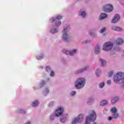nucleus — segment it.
<instances>
[{"mask_svg":"<svg viewBox=\"0 0 124 124\" xmlns=\"http://www.w3.org/2000/svg\"><path fill=\"white\" fill-rule=\"evenodd\" d=\"M114 82L116 84H123V87H124V74L122 72H118L113 78Z\"/></svg>","mask_w":124,"mask_h":124,"instance_id":"obj_1","label":"nucleus"},{"mask_svg":"<svg viewBox=\"0 0 124 124\" xmlns=\"http://www.w3.org/2000/svg\"><path fill=\"white\" fill-rule=\"evenodd\" d=\"M96 119V114L94 111H92L89 116L86 117L85 121V124H92V123H93L94 121H95ZM95 124V123H94Z\"/></svg>","mask_w":124,"mask_h":124,"instance_id":"obj_2","label":"nucleus"},{"mask_svg":"<svg viewBox=\"0 0 124 124\" xmlns=\"http://www.w3.org/2000/svg\"><path fill=\"white\" fill-rule=\"evenodd\" d=\"M86 79L84 78H79L75 82L76 89H82L84 87V83Z\"/></svg>","mask_w":124,"mask_h":124,"instance_id":"obj_3","label":"nucleus"},{"mask_svg":"<svg viewBox=\"0 0 124 124\" xmlns=\"http://www.w3.org/2000/svg\"><path fill=\"white\" fill-rule=\"evenodd\" d=\"M112 47L113 43L111 42H108L104 45L103 46V50H104V51H110Z\"/></svg>","mask_w":124,"mask_h":124,"instance_id":"obj_4","label":"nucleus"},{"mask_svg":"<svg viewBox=\"0 0 124 124\" xmlns=\"http://www.w3.org/2000/svg\"><path fill=\"white\" fill-rule=\"evenodd\" d=\"M62 19V16H57V17L55 18L54 17H52L51 18L52 22H56V26L57 27H59V26L62 24V22L60 21Z\"/></svg>","mask_w":124,"mask_h":124,"instance_id":"obj_5","label":"nucleus"},{"mask_svg":"<svg viewBox=\"0 0 124 124\" xmlns=\"http://www.w3.org/2000/svg\"><path fill=\"white\" fill-rule=\"evenodd\" d=\"M68 27L64 29L63 31V35L62 36V39L64 40V41H66V40H68L69 39V35L67 34V30Z\"/></svg>","mask_w":124,"mask_h":124,"instance_id":"obj_6","label":"nucleus"},{"mask_svg":"<svg viewBox=\"0 0 124 124\" xmlns=\"http://www.w3.org/2000/svg\"><path fill=\"white\" fill-rule=\"evenodd\" d=\"M64 109L62 107L58 108L55 111V116L56 117H60L62 115L63 113Z\"/></svg>","mask_w":124,"mask_h":124,"instance_id":"obj_7","label":"nucleus"},{"mask_svg":"<svg viewBox=\"0 0 124 124\" xmlns=\"http://www.w3.org/2000/svg\"><path fill=\"white\" fill-rule=\"evenodd\" d=\"M84 116L83 114H80L77 118H75L72 122V124H76L77 123H81L83 121Z\"/></svg>","mask_w":124,"mask_h":124,"instance_id":"obj_8","label":"nucleus"},{"mask_svg":"<svg viewBox=\"0 0 124 124\" xmlns=\"http://www.w3.org/2000/svg\"><path fill=\"white\" fill-rule=\"evenodd\" d=\"M103 10L105 12H111L113 10V6L110 4H107L103 7Z\"/></svg>","mask_w":124,"mask_h":124,"instance_id":"obj_9","label":"nucleus"},{"mask_svg":"<svg viewBox=\"0 0 124 124\" xmlns=\"http://www.w3.org/2000/svg\"><path fill=\"white\" fill-rule=\"evenodd\" d=\"M117 111H118V110L115 107L112 108L111 109H110V111L112 114L113 117L114 119H117V118L119 117V114L117 113Z\"/></svg>","mask_w":124,"mask_h":124,"instance_id":"obj_10","label":"nucleus"},{"mask_svg":"<svg viewBox=\"0 0 124 124\" xmlns=\"http://www.w3.org/2000/svg\"><path fill=\"white\" fill-rule=\"evenodd\" d=\"M77 51V50H76V49H73L72 52H69L67 50L64 49L63 50V52H64V53H65V54H66V55H70V56H73V55H74V54H75V53H76Z\"/></svg>","mask_w":124,"mask_h":124,"instance_id":"obj_11","label":"nucleus"},{"mask_svg":"<svg viewBox=\"0 0 124 124\" xmlns=\"http://www.w3.org/2000/svg\"><path fill=\"white\" fill-rule=\"evenodd\" d=\"M120 15L118 14H116L114 16V17L112 20L111 23H117V22L120 20Z\"/></svg>","mask_w":124,"mask_h":124,"instance_id":"obj_12","label":"nucleus"},{"mask_svg":"<svg viewBox=\"0 0 124 124\" xmlns=\"http://www.w3.org/2000/svg\"><path fill=\"white\" fill-rule=\"evenodd\" d=\"M116 45H122L124 43V40L122 38H118L115 41Z\"/></svg>","mask_w":124,"mask_h":124,"instance_id":"obj_13","label":"nucleus"},{"mask_svg":"<svg viewBox=\"0 0 124 124\" xmlns=\"http://www.w3.org/2000/svg\"><path fill=\"white\" fill-rule=\"evenodd\" d=\"M111 29L113 31H122V28L118 27H116V26L111 27Z\"/></svg>","mask_w":124,"mask_h":124,"instance_id":"obj_14","label":"nucleus"},{"mask_svg":"<svg viewBox=\"0 0 124 124\" xmlns=\"http://www.w3.org/2000/svg\"><path fill=\"white\" fill-rule=\"evenodd\" d=\"M39 104V102H38V101H35L32 103V106L33 107H36V106H38Z\"/></svg>","mask_w":124,"mask_h":124,"instance_id":"obj_15","label":"nucleus"},{"mask_svg":"<svg viewBox=\"0 0 124 124\" xmlns=\"http://www.w3.org/2000/svg\"><path fill=\"white\" fill-rule=\"evenodd\" d=\"M100 17L101 19H105V18H106V17H107V15L105 13H102L100 15Z\"/></svg>","mask_w":124,"mask_h":124,"instance_id":"obj_16","label":"nucleus"},{"mask_svg":"<svg viewBox=\"0 0 124 124\" xmlns=\"http://www.w3.org/2000/svg\"><path fill=\"white\" fill-rule=\"evenodd\" d=\"M106 104H107V101L104 100L100 102V105H101V106H104V105H106Z\"/></svg>","mask_w":124,"mask_h":124,"instance_id":"obj_17","label":"nucleus"},{"mask_svg":"<svg viewBox=\"0 0 124 124\" xmlns=\"http://www.w3.org/2000/svg\"><path fill=\"white\" fill-rule=\"evenodd\" d=\"M118 100H119V97H116L114 98L113 99L111 100V102L112 104L116 103V102H117V101H118Z\"/></svg>","mask_w":124,"mask_h":124,"instance_id":"obj_18","label":"nucleus"},{"mask_svg":"<svg viewBox=\"0 0 124 124\" xmlns=\"http://www.w3.org/2000/svg\"><path fill=\"white\" fill-rule=\"evenodd\" d=\"M101 64L102 66H104L106 64V61H105L104 60L101 59H100Z\"/></svg>","mask_w":124,"mask_h":124,"instance_id":"obj_19","label":"nucleus"},{"mask_svg":"<svg viewBox=\"0 0 124 124\" xmlns=\"http://www.w3.org/2000/svg\"><path fill=\"white\" fill-rule=\"evenodd\" d=\"M98 53H99V46H97L95 49V54H98Z\"/></svg>","mask_w":124,"mask_h":124,"instance_id":"obj_20","label":"nucleus"},{"mask_svg":"<svg viewBox=\"0 0 124 124\" xmlns=\"http://www.w3.org/2000/svg\"><path fill=\"white\" fill-rule=\"evenodd\" d=\"M80 15L82 16V17H85L86 16V13H85V11L80 12Z\"/></svg>","mask_w":124,"mask_h":124,"instance_id":"obj_21","label":"nucleus"},{"mask_svg":"<svg viewBox=\"0 0 124 124\" xmlns=\"http://www.w3.org/2000/svg\"><path fill=\"white\" fill-rule=\"evenodd\" d=\"M106 31V28L104 27V28H103L101 30L100 32V33H103V32H104V31Z\"/></svg>","mask_w":124,"mask_h":124,"instance_id":"obj_22","label":"nucleus"},{"mask_svg":"<svg viewBox=\"0 0 124 124\" xmlns=\"http://www.w3.org/2000/svg\"><path fill=\"white\" fill-rule=\"evenodd\" d=\"M104 82H101L100 83L99 87V88H100L101 89H102L103 87H104Z\"/></svg>","mask_w":124,"mask_h":124,"instance_id":"obj_23","label":"nucleus"},{"mask_svg":"<svg viewBox=\"0 0 124 124\" xmlns=\"http://www.w3.org/2000/svg\"><path fill=\"white\" fill-rule=\"evenodd\" d=\"M58 31L57 29H52L51 30V33H56V32H57Z\"/></svg>","mask_w":124,"mask_h":124,"instance_id":"obj_24","label":"nucleus"},{"mask_svg":"<svg viewBox=\"0 0 124 124\" xmlns=\"http://www.w3.org/2000/svg\"><path fill=\"white\" fill-rule=\"evenodd\" d=\"M66 118V115H62V117L61 118V121L63 122V119H65Z\"/></svg>","mask_w":124,"mask_h":124,"instance_id":"obj_25","label":"nucleus"},{"mask_svg":"<svg viewBox=\"0 0 124 124\" xmlns=\"http://www.w3.org/2000/svg\"><path fill=\"white\" fill-rule=\"evenodd\" d=\"M46 71H51V68L49 66H46Z\"/></svg>","mask_w":124,"mask_h":124,"instance_id":"obj_26","label":"nucleus"},{"mask_svg":"<svg viewBox=\"0 0 124 124\" xmlns=\"http://www.w3.org/2000/svg\"><path fill=\"white\" fill-rule=\"evenodd\" d=\"M113 75V72H110L108 73V77H111Z\"/></svg>","mask_w":124,"mask_h":124,"instance_id":"obj_27","label":"nucleus"},{"mask_svg":"<svg viewBox=\"0 0 124 124\" xmlns=\"http://www.w3.org/2000/svg\"><path fill=\"white\" fill-rule=\"evenodd\" d=\"M50 121H53L55 119V116L54 115H51L50 117Z\"/></svg>","mask_w":124,"mask_h":124,"instance_id":"obj_28","label":"nucleus"},{"mask_svg":"<svg viewBox=\"0 0 124 124\" xmlns=\"http://www.w3.org/2000/svg\"><path fill=\"white\" fill-rule=\"evenodd\" d=\"M19 113H21V114H25V113H26V112H25V110H19Z\"/></svg>","mask_w":124,"mask_h":124,"instance_id":"obj_29","label":"nucleus"},{"mask_svg":"<svg viewBox=\"0 0 124 124\" xmlns=\"http://www.w3.org/2000/svg\"><path fill=\"white\" fill-rule=\"evenodd\" d=\"M89 33L91 36H94V32H89Z\"/></svg>","mask_w":124,"mask_h":124,"instance_id":"obj_30","label":"nucleus"},{"mask_svg":"<svg viewBox=\"0 0 124 124\" xmlns=\"http://www.w3.org/2000/svg\"><path fill=\"white\" fill-rule=\"evenodd\" d=\"M54 75H55V73L53 71H51L50 73V76H54Z\"/></svg>","mask_w":124,"mask_h":124,"instance_id":"obj_31","label":"nucleus"},{"mask_svg":"<svg viewBox=\"0 0 124 124\" xmlns=\"http://www.w3.org/2000/svg\"><path fill=\"white\" fill-rule=\"evenodd\" d=\"M75 94H76V92H73L71 93V95H74Z\"/></svg>","mask_w":124,"mask_h":124,"instance_id":"obj_32","label":"nucleus"},{"mask_svg":"<svg viewBox=\"0 0 124 124\" xmlns=\"http://www.w3.org/2000/svg\"><path fill=\"white\" fill-rule=\"evenodd\" d=\"M107 83L108 85H110L111 84V80H108L107 81Z\"/></svg>","mask_w":124,"mask_h":124,"instance_id":"obj_33","label":"nucleus"},{"mask_svg":"<svg viewBox=\"0 0 124 124\" xmlns=\"http://www.w3.org/2000/svg\"><path fill=\"white\" fill-rule=\"evenodd\" d=\"M112 117H108V121H111L112 120Z\"/></svg>","mask_w":124,"mask_h":124,"instance_id":"obj_34","label":"nucleus"},{"mask_svg":"<svg viewBox=\"0 0 124 124\" xmlns=\"http://www.w3.org/2000/svg\"><path fill=\"white\" fill-rule=\"evenodd\" d=\"M84 44L88 43V40H86L85 42H83Z\"/></svg>","mask_w":124,"mask_h":124,"instance_id":"obj_35","label":"nucleus"},{"mask_svg":"<svg viewBox=\"0 0 124 124\" xmlns=\"http://www.w3.org/2000/svg\"><path fill=\"white\" fill-rule=\"evenodd\" d=\"M87 68H89V66H87L86 67L84 68V70H86Z\"/></svg>","mask_w":124,"mask_h":124,"instance_id":"obj_36","label":"nucleus"},{"mask_svg":"<svg viewBox=\"0 0 124 124\" xmlns=\"http://www.w3.org/2000/svg\"><path fill=\"white\" fill-rule=\"evenodd\" d=\"M46 93H49V89H46Z\"/></svg>","mask_w":124,"mask_h":124,"instance_id":"obj_37","label":"nucleus"},{"mask_svg":"<svg viewBox=\"0 0 124 124\" xmlns=\"http://www.w3.org/2000/svg\"><path fill=\"white\" fill-rule=\"evenodd\" d=\"M38 59H39V60H41V59H42V57H38Z\"/></svg>","mask_w":124,"mask_h":124,"instance_id":"obj_38","label":"nucleus"},{"mask_svg":"<svg viewBox=\"0 0 124 124\" xmlns=\"http://www.w3.org/2000/svg\"><path fill=\"white\" fill-rule=\"evenodd\" d=\"M45 81H44V82H43L42 83V85H45Z\"/></svg>","mask_w":124,"mask_h":124,"instance_id":"obj_39","label":"nucleus"},{"mask_svg":"<svg viewBox=\"0 0 124 124\" xmlns=\"http://www.w3.org/2000/svg\"><path fill=\"white\" fill-rule=\"evenodd\" d=\"M80 72H83V70H81L80 71Z\"/></svg>","mask_w":124,"mask_h":124,"instance_id":"obj_40","label":"nucleus"},{"mask_svg":"<svg viewBox=\"0 0 124 124\" xmlns=\"http://www.w3.org/2000/svg\"><path fill=\"white\" fill-rule=\"evenodd\" d=\"M98 72V70H97V71H96V73H97Z\"/></svg>","mask_w":124,"mask_h":124,"instance_id":"obj_41","label":"nucleus"}]
</instances>
